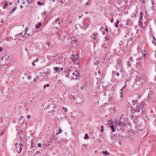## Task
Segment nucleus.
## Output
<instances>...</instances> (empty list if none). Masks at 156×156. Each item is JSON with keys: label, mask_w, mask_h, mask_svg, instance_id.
Returning <instances> with one entry per match:
<instances>
[{"label": "nucleus", "mask_w": 156, "mask_h": 156, "mask_svg": "<svg viewBox=\"0 0 156 156\" xmlns=\"http://www.w3.org/2000/svg\"><path fill=\"white\" fill-rule=\"evenodd\" d=\"M147 106L146 104L144 102L140 104H138L136 105V108L135 110L136 112L140 113V114L142 113L145 110V108Z\"/></svg>", "instance_id": "obj_1"}, {"label": "nucleus", "mask_w": 156, "mask_h": 156, "mask_svg": "<svg viewBox=\"0 0 156 156\" xmlns=\"http://www.w3.org/2000/svg\"><path fill=\"white\" fill-rule=\"evenodd\" d=\"M72 56L70 57V59L72 62L74 64L77 65L79 64V58L78 55L77 54L72 55Z\"/></svg>", "instance_id": "obj_2"}, {"label": "nucleus", "mask_w": 156, "mask_h": 156, "mask_svg": "<svg viewBox=\"0 0 156 156\" xmlns=\"http://www.w3.org/2000/svg\"><path fill=\"white\" fill-rule=\"evenodd\" d=\"M76 73H72V75L73 76H71V80H77L78 77L79 76V73L78 72V71H76Z\"/></svg>", "instance_id": "obj_3"}, {"label": "nucleus", "mask_w": 156, "mask_h": 156, "mask_svg": "<svg viewBox=\"0 0 156 156\" xmlns=\"http://www.w3.org/2000/svg\"><path fill=\"white\" fill-rule=\"evenodd\" d=\"M145 80L143 78H141L137 82V83H139V84L140 85H142L144 83Z\"/></svg>", "instance_id": "obj_4"}, {"label": "nucleus", "mask_w": 156, "mask_h": 156, "mask_svg": "<svg viewBox=\"0 0 156 156\" xmlns=\"http://www.w3.org/2000/svg\"><path fill=\"white\" fill-rule=\"evenodd\" d=\"M98 34L97 33H94L93 34V35H92L93 36L92 37L93 40L94 41H95L96 40V36Z\"/></svg>", "instance_id": "obj_5"}, {"label": "nucleus", "mask_w": 156, "mask_h": 156, "mask_svg": "<svg viewBox=\"0 0 156 156\" xmlns=\"http://www.w3.org/2000/svg\"><path fill=\"white\" fill-rule=\"evenodd\" d=\"M152 9L153 11L155 12L156 11V3L154 2H152Z\"/></svg>", "instance_id": "obj_6"}, {"label": "nucleus", "mask_w": 156, "mask_h": 156, "mask_svg": "<svg viewBox=\"0 0 156 156\" xmlns=\"http://www.w3.org/2000/svg\"><path fill=\"white\" fill-rule=\"evenodd\" d=\"M71 73V72L69 70H67V72L66 73V76L67 78H69V75L70 73Z\"/></svg>", "instance_id": "obj_7"}, {"label": "nucleus", "mask_w": 156, "mask_h": 156, "mask_svg": "<svg viewBox=\"0 0 156 156\" xmlns=\"http://www.w3.org/2000/svg\"><path fill=\"white\" fill-rule=\"evenodd\" d=\"M110 128L112 132H113L115 131V126L114 125H112L110 126Z\"/></svg>", "instance_id": "obj_8"}, {"label": "nucleus", "mask_w": 156, "mask_h": 156, "mask_svg": "<svg viewBox=\"0 0 156 156\" xmlns=\"http://www.w3.org/2000/svg\"><path fill=\"white\" fill-rule=\"evenodd\" d=\"M37 4L38 6L44 5V1L43 2H40L38 1L37 2Z\"/></svg>", "instance_id": "obj_9"}, {"label": "nucleus", "mask_w": 156, "mask_h": 156, "mask_svg": "<svg viewBox=\"0 0 156 156\" xmlns=\"http://www.w3.org/2000/svg\"><path fill=\"white\" fill-rule=\"evenodd\" d=\"M61 22L60 20V19L59 18L57 19L55 21V24L58 23V25H60Z\"/></svg>", "instance_id": "obj_10"}, {"label": "nucleus", "mask_w": 156, "mask_h": 156, "mask_svg": "<svg viewBox=\"0 0 156 156\" xmlns=\"http://www.w3.org/2000/svg\"><path fill=\"white\" fill-rule=\"evenodd\" d=\"M156 41V40L155 38L153 36V40L152 41V42L155 45H156V43L155 42Z\"/></svg>", "instance_id": "obj_11"}, {"label": "nucleus", "mask_w": 156, "mask_h": 156, "mask_svg": "<svg viewBox=\"0 0 156 156\" xmlns=\"http://www.w3.org/2000/svg\"><path fill=\"white\" fill-rule=\"evenodd\" d=\"M71 42L72 44H75L77 43V40L76 39H72Z\"/></svg>", "instance_id": "obj_12"}, {"label": "nucleus", "mask_w": 156, "mask_h": 156, "mask_svg": "<svg viewBox=\"0 0 156 156\" xmlns=\"http://www.w3.org/2000/svg\"><path fill=\"white\" fill-rule=\"evenodd\" d=\"M102 154H103V155H109V154L108 152L107 151H105L103 152Z\"/></svg>", "instance_id": "obj_13"}, {"label": "nucleus", "mask_w": 156, "mask_h": 156, "mask_svg": "<svg viewBox=\"0 0 156 156\" xmlns=\"http://www.w3.org/2000/svg\"><path fill=\"white\" fill-rule=\"evenodd\" d=\"M41 26V23H39V24H36L35 26L36 28V29H38Z\"/></svg>", "instance_id": "obj_14"}, {"label": "nucleus", "mask_w": 156, "mask_h": 156, "mask_svg": "<svg viewBox=\"0 0 156 156\" xmlns=\"http://www.w3.org/2000/svg\"><path fill=\"white\" fill-rule=\"evenodd\" d=\"M62 130L60 128H59V131H58V132H57L56 133V134L57 135H58V134H59L60 133H62Z\"/></svg>", "instance_id": "obj_15"}, {"label": "nucleus", "mask_w": 156, "mask_h": 156, "mask_svg": "<svg viewBox=\"0 0 156 156\" xmlns=\"http://www.w3.org/2000/svg\"><path fill=\"white\" fill-rule=\"evenodd\" d=\"M4 2L5 3V4L3 7V9H5L7 7V6L8 5V3L6 1H4Z\"/></svg>", "instance_id": "obj_16"}, {"label": "nucleus", "mask_w": 156, "mask_h": 156, "mask_svg": "<svg viewBox=\"0 0 156 156\" xmlns=\"http://www.w3.org/2000/svg\"><path fill=\"white\" fill-rule=\"evenodd\" d=\"M38 60H39V59H37L36 60H34V62L32 63V65L33 66H35L36 65L34 63L38 62Z\"/></svg>", "instance_id": "obj_17"}, {"label": "nucleus", "mask_w": 156, "mask_h": 156, "mask_svg": "<svg viewBox=\"0 0 156 156\" xmlns=\"http://www.w3.org/2000/svg\"><path fill=\"white\" fill-rule=\"evenodd\" d=\"M54 71H55L56 72H58V70L59 69V68L58 67H55L53 68Z\"/></svg>", "instance_id": "obj_18"}, {"label": "nucleus", "mask_w": 156, "mask_h": 156, "mask_svg": "<svg viewBox=\"0 0 156 156\" xmlns=\"http://www.w3.org/2000/svg\"><path fill=\"white\" fill-rule=\"evenodd\" d=\"M139 23V25L142 28H143V22H140V23Z\"/></svg>", "instance_id": "obj_19"}, {"label": "nucleus", "mask_w": 156, "mask_h": 156, "mask_svg": "<svg viewBox=\"0 0 156 156\" xmlns=\"http://www.w3.org/2000/svg\"><path fill=\"white\" fill-rule=\"evenodd\" d=\"M26 30L25 31V35H24V37L27 38V37L29 36L30 35V34H27V35H26Z\"/></svg>", "instance_id": "obj_20"}, {"label": "nucleus", "mask_w": 156, "mask_h": 156, "mask_svg": "<svg viewBox=\"0 0 156 156\" xmlns=\"http://www.w3.org/2000/svg\"><path fill=\"white\" fill-rule=\"evenodd\" d=\"M119 20H117L116 21V23L115 24V26L116 28L118 27V24L119 23Z\"/></svg>", "instance_id": "obj_21"}, {"label": "nucleus", "mask_w": 156, "mask_h": 156, "mask_svg": "<svg viewBox=\"0 0 156 156\" xmlns=\"http://www.w3.org/2000/svg\"><path fill=\"white\" fill-rule=\"evenodd\" d=\"M17 9L16 7H15L13 8L12 9L11 12V13H13Z\"/></svg>", "instance_id": "obj_22"}, {"label": "nucleus", "mask_w": 156, "mask_h": 156, "mask_svg": "<svg viewBox=\"0 0 156 156\" xmlns=\"http://www.w3.org/2000/svg\"><path fill=\"white\" fill-rule=\"evenodd\" d=\"M34 1V0H28L27 1V2L28 3L30 4L32 3Z\"/></svg>", "instance_id": "obj_23"}, {"label": "nucleus", "mask_w": 156, "mask_h": 156, "mask_svg": "<svg viewBox=\"0 0 156 156\" xmlns=\"http://www.w3.org/2000/svg\"><path fill=\"white\" fill-rule=\"evenodd\" d=\"M84 139H87L89 138V137L87 134H85V136L84 137Z\"/></svg>", "instance_id": "obj_24"}, {"label": "nucleus", "mask_w": 156, "mask_h": 156, "mask_svg": "<svg viewBox=\"0 0 156 156\" xmlns=\"http://www.w3.org/2000/svg\"><path fill=\"white\" fill-rule=\"evenodd\" d=\"M22 148H23V147H19V150H20V151H18V154H20L21 152V151L22 149Z\"/></svg>", "instance_id": "obj_25"}, {"label": "nucleus", "mask_w": 156, "mask_h": 156, "mask_svg": "<svg viewBox=\"0 0 156 156\" xmlns=\"http://www.w3.org/2000/svg\"><path fill=\"white\" fill-rule=\"evenodd\" d=\"M101 132H103L104 131V126H101Z\"/></svg>", "instance_id": "obj_26"}, {"label": "nucleus", "mask_w": 156, "mask_h": 156, "mask_svg": "<svg viewBox=\"0 0 156 156\" xmlns=\"http://www.w3.org/2000/svg\"><path fill=\"white\" fill-rule=\"evenodd\" d=\"M45 74L46 75H48V74H49L50 73H49V69H48L46 71V72H45Z\"/></svg>", "instance_id": "obj_27"}, {"label": "nucleus", "mask_w": 156, "mask_h": 156, "mask_svg": "<svg viewBox=\"0 0 156 156\" xmlns=\"http://www.w3.org/2000/svg\"><path fill=\"white\" fill-rule=\"evenodd\" d=\"M142 19H143V17H140V18L139 19V21H138V23H140V22H142Z\"/></svg>", "instance_id": "obj_28"}, {"label": "nucleus", "mask_w": 156, "mask_h": 156, "mask_svg": "<svg viewBox=\"0 0 156 156\" xmlns=\"http://www.w3.org/2000/svg\"><path fill=\"white\" fill-rule=\"evenodd\" d=\"M124 70L122 68H121L120 70V72L121 73H122L124 71Z\"/></svg>", "instance_id": "obj_29"}, {"label": "nucleus", "mask_w": 156, "mask_h": 156, "mask_svg": "<svg viewBox=\"0 0 156 156\" xmlns=\"http://www.w3.org/2000/svg\"><path fill=\"white\" fill-rule=\"evenodd\" d=\"M114 74H115L118 77H119V73H116V72H115L114 73Z\"/></svg>", "instance_id": "obj_30"}, {"label": "nucleus", "mask_w": 156, "mask_h": 156, "mask_svg": "<svg viewBox=\"0 0 156 156\" xmlns=\"http://www.w3.org/2000/svg\"><path fill=\"white\" fill-rule=\"evenodd\" d=\"M49 84H47L46 85H44V88H45L46 87H49Z\"/></svg>", "instance_id": "obj_31"}, {"label": "nucleus", "mask_w": 156, "mask_h": 156, "mask_svg": "<svg viewBox=\"0 0 156 156\" xmlns=\"http://www.w3.org/2000/svg\"><path fill=\"white\" fill-rule=\"evenodd\" d=\"M130 60L132 62H133V61L134 60L133 57H131L130 58Z\"/></svg>", "instance_id": "obj_32"}, {"label": "nucleus", "mask_w": 156, "mask_h": 156, "mask_svg": "<svg viewBox=\"0 0 156 156\" xmlns=\"http://www.w3.org/2000/svg\"><path fill=\"white\" fill-rule=\"evenodd\" d=\"M37 78H38V76H37L36 77V78H34V80H33V81L34 82H35L36 81V79Z\"/></svg>", "instance_id": "obj_33"}, {"label": "nucleus", "mask_w": 156, "mask_h": 156, "mask_svg": "<svg viewBox=\"0 0 156 156\" xmlns=\"http://www.w3.org/2000/svg\"><path fill=\"white\" fill-rule=\"evenodd\" d=\"M118 64L120 67H121L122 66L121 62H119Z\"/></svg>", "instance_id": "obj_34"}, {"label": "nucleus", "mask_w": 156, "mask_h": 156, "mask_svg": "<svg viewBox=\"0 0 156 156\" xmlns=\"http://www.w3.org/2000/svg\"><path fill=\"white\" fill-rule=\"evenodd\" d=\"M120 97L122 98V92H120Z\"/></svg>", "instance_id": "obj_35"}, {"label": "nucleus", "mask_w": 156, "mask_h": 156, "mask_svg": "<svg viewBox=\"0 0 156 156\" xmlns=\"http://www.w3.org/2000/svg\"><path fill=\"white\" fill-rule=\"evenodd\" d=\"M34 147V145H33V144H31V145L30 146V148L31 149L33 148Z\"/></svg>", "instance_id": "obj_36"}, {"label": "nucleus", "mask_w": 156, "mask_h": 156, "mask_svg": "<svg viewBox=\"0 0 156 156\" xmlns=\"http://www.w3.org/2000/svg\"><path fill=\"white\" fill-rule=\"evenodd\" d=\"M140 17H143V12H141L140 13Z\"/></svg>", "instance_id": "obj_37"}, {"label": "nucleus", "mask_w": 156, "mask_h": 156, "mask_svg": "<svg viewBox=\"0 0 156 156\" xmlns=\"http://www.w3.org/2000/svg\"><path fill=\"white\" fill-rule=\"evenodd\" d=\"M90 2V3L91 2V1L90 0H89V1L88 2H87L86 3V5H88V3L89 2Z\"/></svg>", "instance_id": "obj_38"}, {"label": "nucleus", "mask_w": 156, "mask_h": 156, "mask_svg": "<svg viewBox=\"0 0 156 156\" xmlns=\"http://www.w3.org/2000/svg\"><path fill=\"white\" fill-rule=\"evenodd\" d=\"M141 98V97L139 95L138 96L136 97V99H139L140 98Z\"/></svg>", "instance_id": "obj_39"}, {"label": "nucleus", "mask_w": 156, "mask_h": 156, "mask_svg": "<svg viewBox=\"0 0 156 156\" xmlns=\"http://www.w3.org/2000/svg\"><path fill=\"white\" fill-rule=\"evenodd\" d=\"M38 147H41V143H39L38 144Z\"/></svg>", "instance_id": "obj_40"}, {"label": "nucleus", "mask_w": 156, "mask_h": 156, "mask_svg": "<svg viewBox=\"0 0 156 156\" xmlns=\"http://www.w3.org/2000/svg\"><path fill=\"white\" fill-rule=\"evenodd\" d=\"M20 147H23V144H19Z\"/></svg>", "instance_id": "obj_41"}, {"label": "nucleus", "mask_w": 156, "mask_h": 156, "mask_svg": "<svg viewBox=\"0 0 156 156\" xmlns=\"http://www.w3.org/2000/svg\"><path fill=\"white\" fill-rule=\"evenodd\" d=\"M125 85L122 87V88H124L125 87H126V82H125Z\"/></svg>", "instance_id": "obj_42"}, {"label": "nucleus", "mask_w": 156, "mask_h": 156, "mask_svg": "<svg viewBox=\"0 0 156 156\" xmlns=\"http://www.w3.org/2000/svg\"><path fill=\"white\" fill-rule=\"evenodd\" d=\"M127 63H128V65L129 66H131V64L129 62H127Z\"/></svg>", "instance_id": "obj_43"}, {"label": "nucleus", "mask_w": 156, "mask_h": 156, "mask_svg": "<svg viewBox=\"0 0 156 156\" xmlns=\"http://www.w3.org/2000/svg\"><path fill=\"white\" fill-rule=\"evenodd\" d=\"M145 54H143V56L142 57V58H143L144 59H145Z\"/></svg>", "instance_id": "obj_44"}, {"label": "nucleus", "mask_w": 156, "mask_h": 156, "mask_svg": "<svg viewBox=\"0 0 156 156\" xmlns=\"http://www.w3.org/2000/svg\"><path fill=\"white\" fill-rule=\"evenodd\" d=\"M119 49H121V44H119Z\"/></svg>", "instance_id": "obj_45"}, {"label": "nucleus", "mask_w": 156, "mask_h": 156, "mask_svg": "<svg viewBox=\"0 0 156 156\" xmlns=\"http://www.w3.org/2000/svg\"><path fill=\"white\" fill-rule=\"evenodd\" d=\"M45 44H47L48 47H49L50 46V44L49 43H45Z\"/></svg>", "instance_id": "obj_46"}, {"label": "nucleus", "mask_w": 156, "mask_h": 156, "mask_svg": "<svg viewBox=\"0 0 156 156\" xmlns=\"http://www.w3.org/2000/svg\"><path fill=\"white\" fill-rule=\"evenodd\" d=\"M62 109H65V112H67V109H66V108H65V107H62Z\"/></svg>", "instance_id": "obj_47"}, {"label": "nucleus", "mask_w": 156, "mask_h": 156, "mask_svg": "<svg viewBox=\"0 0 156 156\" xmlns=\"http://www.w3.org/2000/svg\"><path fill=\"white\" fill-rule=\"evenodd\" d=\"M113 21H114V19H113V18H112V19L111 20V21H111V23H112L113 22Z\"/></svg>", "instance_id": "obj_48"}, {"label": "nucleus", "mask_w": 156, "mask_h": 156, "mask_svg": "<svg viewBox=\"0 0 156 156\" xmlns=\"http://www.w3.org/2000/svg\"><path fill=\"white\" fill-rule=\"evenodd\" d=\"M122 124H123V123H121L120 122H119V125L120 126H121V125H122Z\"/></svg>", "instance_id": "obj_49"}, {"label": "nucleus", "mask_w": 156, "mask_h": 156, "mask_svg": "<svg viewBox=\"0 0 156 156\" xmlns=\"http://www.w3.org/2000/svg\"><path fill=\"white\" fill-rule=\"evenodd\" d=\"M31 117L30 116L28 115L27 116V119H29Z\"/></svg>", "instance_id": "obj_50"}, {"label": "nucleus", "mask_w": 156, "mask_h": 156, "mask_svg": "<svg viewBox=\"0 0 156 156\" xmlns=\"http://www.w3.org/2000/svg\"><path fill=\"white\" fill-rule=\"evenodd\" d=\"M31 144H33V140H32L31 141Z\"/></svg>", "instance_id": "obj_51"}, {"label": "nucleus", "mask_w": 156, "mask_h": 156, "mask_svg": "<svg viewBox=\"0 0 156 156\" xmlns=\"http://www.w3.org/2000/svg\"><path fill=\"white\" fill-rule=\"evenodd\" d=\"M3 49V48H2L1 47H0V52H1Z\"/></svg>", "instance_id": "obj_52"}, {"label": "nucleus", "mask_w": 156, "mask_h": 156, "mask_svg": "<svg viewBox=\"0 0 156 156\" xmlns=\"http://www.w3.org/2000/svg\"><path fill=\"white\" fill-rule=\"evenodd\" d=\"M20 8L21 9H22V8H23V6L22 5H20Z\"/></svg>", "instance_id": "obj_53"}, {"label": "nucleus", "mask_w": 156, "mask_h": 156, "mask_svg": "<svg viewBox=\"0 0 156 156\" xmlns=\"http://www.w3.org/2000/svg\"><path fill=\"white\" fill-rule=\"evenodd\" d=\"M108 40V38L107 37H106V38H105V41H106L107 40Z\"/></svg>", "instance_id": "obj_54"}, {"label": "nucleus", "mask_w": 156, "mask_h": 156, "mask_svg": "<svg viewBox=\"0 0 156 156\" xmlns=\"http://www.w3.org/2000/svg\"><path fill=\"white\" fill-rule=\"evenodd\" d=\"M82 16H83V15H82L81 16H79V18L80 19L82 17Z\"/></svg>", "instance_id": "obj_55"}, {"label": "nucleus", "mask_w": 156, "mask_h": 156, "mask_svg": "<svg viewBox=\"0 0 156 156\" xmlns=\"http://www.w3.org/2000/svg\"><path fill=\"white\" fill-rule=\"evenodd\" d=\"M105 31H106V32H107V31H108V29H107V28H105Z\"/></svg>", "instance_id": "obj_56"}, {"label": "nucleus", "mask_w": 156, "mask_h": 156, "mask_svg": "<svg viewBox=\"0 0 156 156\" xmlns=\"http://www.w3.org/2000/svg\"><path fill=\"white\" fill-rule=\"evenodd\" d=\"M124 88H122V87L120 89V91L122 92Z\"/></svg>", "instance_id": "obj_57"}, {"label": "nucleus", "mask_w": 156, "mask_h": 156, "mask_svg": "<svg viewBox=\"0 0 156 156\" xmlns=\"http://www.w3.org/2000/svg\"><path fill=\"white\" fill-rule=\"evenodd\" d=\"M12 3V2H10L9 3V5H11Z\"/></svg>", "instance_id": "obj_58"}, {"label": "nucleus", "mask_w": 156, "mask_h": 156, "mask_svg": "<svg viewBox=\"0 0 156 156\" xmlns=\"http://www.w3.org/2000/svg\"><path fill=\"white\" fill-rule=\"evenodd\" d=\"M140 58H137V59H136V60H140Z\"/></svg>", "instance_id": "obj_59"}, {"label": "nucleus", "mask_w": 156, "mask_h": 156, "mask_svg": "<svg viewBox=\"0 0 156 156\" xmlns=\"http://www.w3.org/2000/svg\"><path fill=\"white\" fill-rule=\"evenodd\" d=\"M103 35H105V31H104L103 32Z\"/></svg>", "instance_id": "obj_60"}, {"label": "nucleus", "mask_w": 156, "mask_h": 156, "mask_svg": "<svg viewBox=\"0 0 156 156\" xmlns=\"http://www.w3.org/2000/svg\"><path fill=\"white\" fill-rule=\"evenodd\" d=\"M60 2L61 3H63V2L62 1H61Z\"/></svg>", "instance_id": "obj_61"}, {"label": "nucleus", "mask_w": 156, "mask_h": 156, "mask_svg": "<svg viewBox=\"0 0 156 156\" xmlns=\"http://www.w3.org/2000/svg\"><path fill=\"white\" fill-rule=\"evenodd\" d=\"M19 2H20V1L19 0H18L17 1V2L18 3H19Z\"/></svg>", "instance_id": "obj_62"}, {"label": "nucleus", "mask_w": 156, "mask_h": 156, "mask_svg": "<svg viewBox=\"0 0 156 156\" xmlns=\"http://www.w3.org/2000/svg\"><path fill=\"white\" fill-rule=\"evenodd\" d=\"M17 144V143H16L15 144V145H16Z\"/></svg>", "instance_id": "obj_63"}, {"label": "nucleus", "mask_w": 156, "mask_h": 156, "mask_svg": "<svg viewBox=\"0 0 156 156\" xmlns=\"http://www.w3.org/2000/svg\"><path fill=\"white\" fill-rule=\"evenodd\" d=\"M25 50L26 51H27V48H25Z\"/></svg>", "instance_id": "obj_64"}]
</instances>
